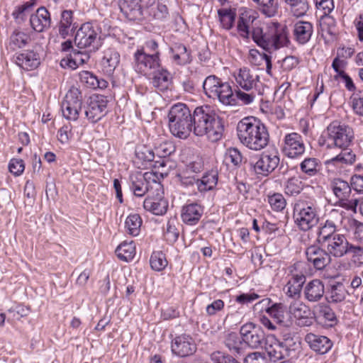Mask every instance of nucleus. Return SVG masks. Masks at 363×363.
<instances>
[{"label":"nucleus","instance_id":"28","mask_svg":"<svg viewBox=\"0 0 363 363\" xmlns=\"http://www.w3.org/2000/svg\"><path fill=\"white\" fill-rule=\"evenodd\" d=\"M224 344L230 353L235 357L241 356L245 352L246 344L242 337L235 332L229 333L225 335Z\"/></svg>","mask_w":363,"mask_h":363},{"label":"nucleus","instance_id":"13","mask_svg":"<svg viewBox=\"0 0 363 363\" xmlns=\"http://www.w3.org/2000/svg\"><path fill=\"white\" fill-rule=\"evenodd\" d=\"M240 334L246 344V349L247 347L252 349L262 347V344H264L267 337L260 326L251 322L241 326Z\"/></svg>","mask_w":363,"mask_h":363},{"label":"nucleus","instance_id":"7","mask_svg":"<svg viewBox=\"0 0 363 363\" xmlns=\"http://www.w3.org/2000/svg\"><path fill=\"white\" fill-rule=\"evenodd\" d=\"M330 186L338 199L337 203L340 206L353 213L357 212L358 199L352 196V187L347 182L335 178L331 181Z\"/></svg>","mask_w":363,"mask_h":363},{"label":"nucleus","instance_id":"58","mask_svg":"<svg viewBox=\"0 0 363 363\" xmlns=\"http://www.w3.org/2000/svg\"><path fill=\"white\" fill-rule=\"evenodd\" d=\"M203 169V162L199 157L193 158L192 160L187 162L182 171H186L189 174H198Z\"/></svg>","mask_w":363,"mask_h":363},{"label":"nucleus","instance_id":"24","mask_svg":"<svg viewBox=\"0 0 363 363\" xmlns=\"http://www.w3.org/2000/svg\"><path fill=\"white\" fill-rule=\"evenodd\" d=\"M30 23L35 31L38 33L44 31L51 25L50 12L44 6L38 8L36 12L30 16Z\"/></svg>","mask_w":363,"mask_h":363},{"label":"nucleus","instance_id":"44","mask_svg":"<svg viewBox=\"0 0 363 363\" xmlns=\"http://www.w3.org/2000/svg\"><path fill=\"white\" fill-rule=\"evenodd\" d=\"M218 15L222 27L226 30L233 28L235 18V11L232 9H220L218 10Z\"/></svg>","mask_w":363,"mask_h":363},{"label":"nucleus","instance_id":"43","mask_svg":"<svg viewBox=\"0 0 363 363\" xmlns=\"http://www.w3.org/2000/svg\"><path fill=\"white\" fill-rule=\"evenodd\" d=\"M116 252L120 259L128 262L133 259L135 255V245L133 241L123 242L117 247Z\"/></svg>","mask_w":363,"mask_h":363},{"label":"nucleus","instance_id":"63","mask_svg":"<svg viewBox=\"0 0 363 363\" xmlns=\"http://www.w3.org/2000/svg\"><path fill=\"white\" fill-rule=\"evenodd\" d=\"M8 312L13 313V317L18 320L20 318L25 317L28 315L30 308L23 305H17L9 308Z\"/></svg>","mask_w":363,"mask_h":363},{"label":"nucleus","instance_id":"57","mask_svg":"<svg viewBox=\"0 0 363 363\" xmlns=\"http://www.w3.org/2000/svg\"><path fill=\"white\" fill-rule=\"evenodd\" d=\"M225 159L226 161L230 162L235 167H239L242 162V154L235 147H230L227 150Z\"/></svg>","mask_w":363,"mask_h":363},{"label":"nucleus","instance_id":"33","mask_svg":"<svg viewBox=\"0 0 363 363\" xmlns=\"http://www.w3.org/2000/svg\"><path fill=\"white\" fill-rule=\"evenodd\" d=\"M285 8L296 18L305 16L310 9V0H283Z\"/></svg>","mask_w":363,"mask_h":363},{"label":"nucleus","instance_id":"30","mask_svg":"<svg viewBox=\"0 0 363 363\" xmlns=\"http://www.w3.org/2000/svg\"><path fill=\"white\" fill-rule=\"evenodd\" d=\"M144 208L157 216L166 213L168 208V202L161 196H147L143 202Z\"/></svg>","mask_w":363,"mask_h":363},{"label":"nucleus","instance_id":"56","mask_svg":"<svg viewBox=\"0 0 363 363\" xmlns=\"http://www.w3.org/2000/svg\"><path fill=\"white\" fill-rule=\"evenodd\" d=\"M177 177L180 184L184 188L193 187L194 185L197 186L199 178H196V174H189L186 171H182L177 174Z\"/></svg>","mask_w":363,"mask_h":363},{"label":"nucleus","instance_id":"29","mask_svg":"<svg viewBox=\"0 0 363 363\" xmlns=\"http://www.w3.org/2000/svg\"><path fill=\"white\" fill-rule=\"evenodd\" d=\"M73 12L71 10H64L61 13L60 21L58 23L59 35L65 39L77 28L76 23L73 22Z\"/></svg>","mask_w":363,"mask_h":363},{"label":"nucleus","instance_id":"10","mask_svg":"<svg viewBox=\"0 0 363 363\" xmlns=\"http://www.w3.org/2000/svg\"><path fill=\"white\" fill-rule=\"evenodd\" d=\"M279 162L278 150L271 148L262 152L255 163L250 162V166L257 174L267 177L278 167Z\"/></svg>","mask_w":363,"mask_h":363},{"label":"nucleus","instance_id":"3","mask_svg":"<svg viewBox=\"0 0 363 363\" xmlns=\"http://www.w3.org/2000/svg\"><path fill=\"white\" fill-rule=\"evenodd\" d=\"M326 133L328 146H334L342 150L331 161L352 164L356 156L348 147L352 145L354 138L353 129L348 125L335 121L327 127Z\"/></svg>","mask_w":363,"mask_h":363},{"label":"nucleus","instance_id":"55","mask_svg":"<svg viewBox=\"0 0 363 363\" xmlns=\"http://www.w3.org/2000/svg\"><path fill=\"white\" fill-rule=\"evenodd\" d=\"M268 202L272 208L275 211H281L286 207V200L283 195L279 193H275L268 196Z\"/></svg>","mask_w":363,"mask_h":363},{"label":"nucleus","instance_id":"39","mask_svg":"<svg viewBox=\"0 0 363 363\" xmlns=\"http://www.w3.org/2000/svg\"><path fill=\"white\" fill-rule=\"evenodd\" d=\"M218 183V173L212 170L205 173L197 182V189L200 192H206L213 189Z\"/></svg>","mask_w":363,"mask_h":363},{"label":"nucleus","instance_id":"8","mask_svg":"<svg viewBox=\"0 0 363 363\" xmlns=\"http://www.w3.org/2000/svg\"><path fill=\"white\" fill-rule=\"evenodd\" d=\"M293 216L296 225L303 231L310 230L318 221L315 208L303 201H298L295 203Z\"/></svg>","mask_w":363,"mask_h":363},{"label":"nucleus","instance_id":"2","mask_svg":"<svg viewBox=\"0 0 363 363\" xmlns=\"http://www.w3.org/2000/svg\"><path fill=\"white\" fill-rule=\"evenodd\" d=\"M193 133L196 136H206L211 142L221 139L224 132L223 121L211 106L196 107L193 111Z\"/></svg>","mask_w":363,"mask_h":363},{"label":"nucleus","instance_id":"12","mask_svg":"<svg viewBox=\"0 0 363 363\" xmlns=\"http://www.w3.org/2000/svg\"><path fill=\"white\" fill-rule=\"evenodd\" d=\"M287 342V340L285 342L279 341L274 335H267L264 348L272 362H276L291 356L294 349L289 348Z\"/></svg>","mask_w":363,"mask_h":363},{"label":"nucleus","instance_id":"54","mask_svg":"<svg viewBox=\"0 0 363 363\" xmlns=\"http://www.w3.org/2000/svg\"><path fill=\"white\" fill-rule=\"evenodd\" d=\"M136 157L144 163H152L154 162L155 154V150L147 146H140L135 150Z\"/></svg>","mask_w":363,"mask_h":363},{"label":"nucleus","instance_id":"53","mask_svg":"<svg viewBox=\"0 0 363 363\" xmlns=\"http://www.w3.org/2000/svg\"><path fill=\"white\" fill-rule=\"evenodd\" d=\"M259 6L262 12L267 16L272 17L277 12L278 4L275 0H253Z\"/></svg>","mask_w":363,"mask_h":363},{"label":"nucleus","instance_id":"15","mask_svg":"<svg viewBox=\"0 0 363 363\" xmlns=\"http://www.w3.org/2000/svg\"><path fill=\"white\" fill-rule=\"evenodd\" d=\"M306 147L303 137L297 133H291L285 135L282 151L289 158H297L305 152Z\"/></svg>","mask_w":363,"mask_h":363},{"label":"nucleus","instance_id":"5","mask_svg":"<svg viewBox=\"0 0 363 363\" xmlns=\"http://www.w3.org/2000/svg\"><path fill=\"white\" fill-rule=\"evenodd\" d=\"M171 133L180 139L187 138L193 133V113L184 104L173 105L168 113Z\"/></svg>","mask_w":363,"mask_h":363},{"label":"nucleus","instance_id":"4","mask_svg":"<svg viewBox=\"0 0 363 363\" xmlns=\"http://www.w3.org/2000/svg\"><path fill=\"white\" fill-rule=\"evenodd\" d=\"M238 137L246 147L254 151L265 148L269 142L266 125L255 118H245L237 125Z\"/></svg>","mask_w":363,"mask_h":363},{"label":"nucleus","instance_id":"14","mask_svg":"<svg viewBox=\"0 0 363 363\" xmlns=\"http://www.w3.org/2000/svg\"><path fill=\"white\" fill-rule=\"evenodd\" d=\"M160 52L147 54L144 50H138L134 54L135 67L140 73L147 74L160 67Z\"/></svg>","mask_w":363,"mask_h":363},{"label":"nucleus","instance_id":"59","mask_svg":"<svg viewBox=\"0 0 363 363\" xmlns=\"http://www.w3.org/2000/svg\"><path fill=\"white\" fill-rule=\"evenodd\" d=\"M274 33V26L267 27L263 32L262 41L257 42V45L262 47L265 50H270V43Z\"/></svg>","mask_w":363,"mask_h":363},{"label":"nucleus","instance_id":"41","mask_svg":"<svg viewBox=\"0 0 363 363\" xmlns=\"http://www.w3.org/2000/svg\"><path fill=\"white\" fill-rule=\"evenodd\" d=\"M169 75V72L164 69L155 72L152 82L153 86L161 91L167 90L171 84Z\"/></svg>","mask_w":363,"mask_h":363},{"label":"nucleus","instance_id":"11","mask_svg":"<svg viewBox=\"0 0 363 363\" xmlns=\"http://www.w3.org/2000/svg\"><path fill=\"white\" fill-rule=\"evenodd\" d=\"M82 106V95L79 89L72 87L62 102L63 116L69 121H77Z\"/></svg>","mask_w":363,"mask_h":363},{"label":"nucleus","instance_id":"34","mask_svg":"<svg viewBox=\"0 0 363 363\" xmlns=\"http://www.w3.org/2000/svg\"><path fill=\"white\" fill-rule=\"evenodd\" d=\"M337 234L339 233L335 223L327 220L323 225L318 228L316 242L318 245H321Z\"/></svg>","mask_w":363,"mask_h":363},{"label":"nucleus","instance_id":"18","mask_svg":"<svg viewBox=\"0 0 363 363\" xmlns=\"http://www.w3.org/2000/svg\"><path fill=\"white\" fill-rule=\"evenodd\" d=\"M171 348L172 353L180 357L192 355L196 350L194 340L186 334L175 337L172 341Z\"/></svg>","mask_w":363,"mask_h":363},{"label":"nucleus","instance_id":"36","mask_svg":"<svg viewBox=\"0 0 363 363\" xmlns=\"http://www.w3.org/2000/svg\"><path fill=\"white\" fill-rule=\"evenodd\" d=\"M274 35L271 40L270 50H277L283 47H287L290 44L288 31L286 27L274 26Z\"/></svg>","mask_w":363,"mask_h":363},{"label":"nucleus","instance_id":"21","mask_svg":"<svg viewBox=\"0 0 363 363\" xmlns=\"http://www.w3.org/2000/svg\"><path fill=\"white\" fill-rule=\"evenodd\" d=\"M347 243L346 236L339 233L320 246L326 250L330 257L340 258L347 255Z\"/></svg>","mask_w":363,"mask_h":363},{"label":"nucleus","instance_id":"62","mask_svg":"<svg viewBox=\"0 0 363 363\" xmlns=\"http://www.w3.org/2000/svg\"><path fill=\"white\" fill-rule=\"evenodd\" d=\"M321 26L323 30H325L331 36L335 35L336 21L333 17L330 16H326Z\"/></svg>","mask_w":363,"mask_h":363},{"label":"nucleus","instance_id":"27","mask_svg":"<svg viewBox=\"0 0 363 363\" xmlns=\"http://www.w3.org/2000/svg\"><path fill=\"white\" fill-rule=\"evenodd\" d=\"M257 13L252 10L243 8L240 13L237 29L243 38H248L250 35V26L257 18Z\"/></svg>","mask_w":363,"mask_h":363},{"label":"nucleus","instance_id":"45","mask_svg":"<svg viewBox=\"0 0 363 363\" xmlns=\"http://www.w3.org/2000/svg\"><path fill=\"white\" fill-rule=\"evenodd\" d=\"M141 225L142 219L137 213L129 215L125 222L126 231L132 236H137L139 235Z\"/></svg>","mask_w":363,"mask_h":363},{"label":"nucleus","instance_id":"40","mask_svg":"<svg viewBox=\"0 0 363 363\" xmlns=\"http://www.w3.org/2000/svg\"><path fill=\"white\" fill-rule=\"evenodd\" d=\"M30 41V38L27 33L16 30L10 36L7 49L15 51L25 47Z\"/></svg>","mask_w":363,"mask_h":363},{"label":"nucleus","instance_id":"23","mask_svg":"<svg viewBox=\"0 0 363 363\" xmlns=\"http://www.w3.org/2000/svg\"><path fill=\"white\" fill-rule=\"evenodd\" d=\"M313 34V25L309 21H298L294 25L293 36L299 45H305L311 40Z\"/></svg>","mask_w":363,"mask_h":363},{"label":"nucleus","instance_id":"35","mask_svg":"<svg viewBox=\"0 0 363 363\" xmlns=\"http://www.w3.org/2000/svg\"><path fill=\"white\" fill-rule=\"evenodd\" d=\"M347 291L342 282H335L330 286L326 294V299L329 303H340L343 301Z\"/></svg>","mask_w":363,"mask_h":363},{"label":"nucleus","instance_id":"61","mask_svg":"<svg viewBox=\"0 0 363 363\" xmlns=\"http://www.w3.org/2000/svg\"><path fill=\"white\" fill-rule=\"evenodd\" d=\"M320 315L328 321L331 322L330 325L336 323L337 318L333 310L328 306H321L319 311Z\"/></svg>","mask_w":363,"mask_h":363},{"label":"nucleus","instance_id":"47","mask_svg":"<svg viewBox=\"0 0 363 363\" xmlns=\"http://www.w3.org/2000/svg\"><path fill=\"white\" fill-rule=\"evenodd\" d=\"M221 82L220 79L215 75L207 77L203 83V89L206 95L209 98L216 99V90Z\"/></svg>","mask_w":363,"mask_h":363},{"label":"nucleus","instance_id":"16","mask_svg":"<svg viewBox=\"0 0 363 363\" xmlns=\"http://www.w3.org/2000/svg\"><path fill=\"white\" fill-rule=\"evenodd\" d=\"M305 254L308 262L317 270L325 269L331 262V258L326 250L320 245H312L306 247Z\"/></svg>","mask_w":363,"mask_h":363},{"label":"nucleus","instance_id":"25","mask_svg":"<svg viewBox=\"0 0 363 363\" xmlns=\"http://www.w3.org/2000/svg\"><path fill=\"white\" fill-rule=\"evenodd\" d=\"M259 81V76L247 67L240 68L235 76L237 86L247 91H252Z\"/></svg>","mask_w":363,"mask_h":363},{"label":"nucleus","instance_id":"17","mask_svg":"<svg viewBox=\"0 0 363 363\" xmlns=\"http://www.w3.org/2000/svg\"><path fill=\"white\" fill-rule=\"evenodd\" d=\"M107 102L103 96H96L90 99L84 113L91 123L98 122L106 114Z\"/></svg>","mask_w":363,"mask_h":363},{"label":"nucleus","instance_id":"32","mask_svg":"<svg viewBox=\"0 0 363 363\" xmlns=\"http://www.w3.org/2000/svg\"><path fill=\"white\" fill-rule=\"evenodd\" d=\"M170 50L173 62L177 65L184 66L192 61L191 51L182 43H175Z\"/></svg>","mask_w":363,"mask_h":363},{"label":"nucleus","instance_id":"31","mask_svg":"<svg viewBox=\"0 0 363 363\" xmlns=\"http://www.w3.org/2000/svg\"><path fill=\"white\" fill-rule=\"evenodd\" d=\"M16 63L25 70H33L40 65L39 55L33 50H28L16 56Z\"/></svg>","mask_w":363,"mask_h":363},{"label":"nucleus","instance_id":"26","mask_svg":"<svg viewBox=\"0 0 363 363\" xmlns=\"http://www.w3.org/2000/svg\"><path fill=\"white\" fill-rule=\"evenodd\" d=\"M325 286L323 282L318 279L308 282L303 288L304 298L308 302H318L324 296Z\"/></svg>","mask_w":363,"mask_h":363},{"label":"nucleus","instance_id":"52","mask_svg":"<svg viewBox=\"0 0 363 363\" xmlns=\"http://www.w3.org/2000/svg\"><path fill=\"white\" fill-rule=\"evenodd\" d=\"M175 146L172 142L164 141L155 147V154L159 158H166L175 152Z\"/></svg>","mask_w":363,"mask_h":363},{"label":"nucleus","instance_id":"50","mask_svg":"<svg viewBox=\"0 0 363 363\" xmlns=\"http://www.w3.org/2000/svg\"><path fill=\"white\" fill-rule=\"evenodd\" d=\"M219 101L224 105L233 106L236 104L235 96L231 86L228 82L221 85V96Z\"/></svg>","mask_w":363,"mask_h":363},{"label":"nucleus","instance_id":"60","mask_svg":"<svg viewBox=\"0 0 363 363\" xmlns=\"http://www.w3.org/2000/svg\"><path fill=\"white\" fill-rule=\"evenodd\" d=\"M9 169L15 176L21 175L25 169L24 161L22 159H11L9 164Z\"/></svg>","mask_w":363,"mask_h":363},{"label":"nucleus","instance_id":"22","mask_svg":"<svg viewBox=\"0 0 363 363\" xmlns=\"http://www.w3.org/2000/svg\"><path fill=\"white\" fill-rule=\"evenodd\" d=\"M204 212L203 206L198 203H191L182 207L181 218L182 221L189 225H195L200 220Z\"/></svg>","mask_w":363,"mask_h":363},{"label":"nucleus","instance_id":"46","mask_svg":"<svg viewBox=\"0 0 363 363\" xmlns=\"http://www.w3.org/2000/svg\"><path fill=\"white\" fill-rule=\"evenodd\" d=\"M289 312L296 320L311 315V309L309 307L302 301H294L290 303Z\"/></svg>","mask_w":363,"mask_h":363},{"label":"nucleus","instance_id":"1","mask_svg":"<svg viewBox=\"0 0 363 363\" xmlns=\"http://www.w3.org/2000/svg\"><path fill=\"white\" fill-rule=\"evenodd\" d=\"M121 11L130 21H140L145 15L164 21L169 17L167 6L162 0H119Z\"/></svg>","mask_w":363,"mask_h":363},{"label":"nucleus","instance_id":"37","mask_svg":"<svg viewBox=\"0 0 363 363\" xmlns=\"http://www.w3.org/2000/svg\"><path fill=\"white\" fill-rule=\"evenodd\" d=\"M120 62V54L113 48H108L104 52L101 63L105 71L111 74Z\"/></svg>","mask_w":363,"mask_h":363},{"label":"nucleus","instance_id":"38","mask_svg":"<svg viewBox=\"0 0 363 363\" xmlns=\"http://www.w3.org/2000/svg\"><path fill=\"white\" fill-rule=\"evenodd\" d=\"M80 82L91 89H105L108 86V82L104 79L98 78L95 74L89 71H82L79 73Z\"/></svg>","mask_w":363,"mask_h":363},{"label":"nucleus","instance_id":"20","mask_svg":"<svg viewBox=\"0 0 363 363\" xmlns=\"http://www.w3.org/2000/svg\"><path fill=\"white\" fill-rule=\"evenodd\" d=\"M304 340L309 348L315 354H327L333 347V342L327 336L313 333H307Z\"/></svg>","mask_w":363,"mask_h":363},{"label":"nucleus","instance_id":"6","mask_svg":"<svg viewBox=\"0 0 363 363\" xmlns=\"http://www.w3.org/2000/svg\"><path fill=\"white\" fill-rule=\"evenodd\" d=\"M100 34L99 27L90 22L84 23L75 33L74 43L79 49L96 52L101 45Z\"/></svg>","mask_w":363,"mask_h":363},{"label":"nucleus","instance_id":"9","mask_svg":"<svg viewBox=\"0 0 363 363\" xmlns=\"http://www.w3.org/2000/svg\"><path fill=\"white\" fill-rule=\"evenodd\" d=\"M299 266L300 264L296 263L289 268L288 281L283 289L286 296L294 301H298L301 298L306 281L304 273L298 270Z\"/></svg>","mask_w":363,"mask_h":363},{"label":"nucleus","instance_id":"64","mask_svg":"<svg viewBox=\"0 0 363 363\" xmlns=\"http://www.w3.org/2000/svg\"><path fill=\"white\" fill-rule=\"evenodd\" d=\"M164 235L166 239L171 242H174L179 238V231L171 220H169L167 223Z\"/></svg>","mask_w":363,"mask_h":363},{"label":"nucleus","instance_id":"51","mask_svg":"<svg viewBox=\"0 0 363 363\" xmlns=\"http://www.w3.org/2000/svg\"><path fill=\"white\" fill-rule=\"evenodd\" d=\"M152 269L155 271H162L167 265L164 254L162 252H155L152 254L150 259Z\"/></svg>","mask_w":363,"mask_h":363},{"label":"nucleus","instance_id":"49","mask_svg":"<svg viewBox=\"0 0 363 363\" xmlns=\"http://www.w3.org/2000/svg\"><path fill=\"white\" fill-rule=\"evenodd\" d=\"M303 188V184L297 177L289 179L284 187L285 194L289 196H296L299 194Z\"/></svg>","mask_w":363,"mask_h":363},{"label":"nucleus","instance_id":"48","mask_svg":"<svg viewBox=\"0 0 363 363\" xmlns=\"http://www.w3.org/2000/svg\"><path fill=\"white\" fill-rule=\"evenodd\" d=\"M320 162L315 157L306 158L301 164V170L308 176L315 175L318 172Z\"/></svg>","mask_w":363,"mask_h":363},{"label":"nucleus","instance_id":"42","mask_svg":"<svg viewBox=\"0 0 363 363\" xmlns=\"http://www.w3.org/2000/svg\"><path fill=\"white\" fill-rule=\"evenodd\" d=\"M147 173L139 177H131L130 189L133 190L135 196L141 197L148 191V182L146 181Z\"/></svg>","mask_w":363,"mask_h":363},{"label":"nucleus","instance_id":"19","mask_svg":"<svg viewBox=\"0 0 363 363\" xmlns=\"http://www.w3.org/2000/svg\"><path fill=\"white\" fill-rule=\"evenodd\" d=\"M259 303L267 306L265 311L274 320L284 327H288L291 322L288 318L286 307L281 303H274L272 305L270 298L262 299Z\"/></svg>","mask_w":363,"mask_h":363}]
</instances>
